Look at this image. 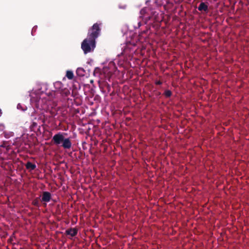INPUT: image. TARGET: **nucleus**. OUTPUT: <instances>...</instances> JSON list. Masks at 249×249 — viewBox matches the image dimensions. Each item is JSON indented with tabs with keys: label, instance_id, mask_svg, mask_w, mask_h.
Segmentation results:
<instances>
[{
	"label": "nucleus",
	"instance_id": "1",
	"mask_svg": "<svg viewBox=\"0 0 249 249\" xmlns=\"http://www.w3.org/2000/svg\"><path fill=\"white\" fill-rule=\"evenodd\" d=\"M54 87L55 90L50 93L53 98H57L60 96H67L70 94L69 89L64 87V85L60 81L54 83Z\"/></svg>",
	"mask_w": 249,
	"mask_h": 249
},
{
	"label": "nucleus",
	"instance_id": "2",
	"mask_svg": "<svg viewBox=\"0 0 249 249\" xmlns=\"http://www.w3.org/2000/svg\"><path fill=\"white\" fill-rule=\"evenodd\" d=\"M95 47V41L89 37L85 39L81 44V48L85 53H87L93 50Z\"/></svg>",
	"mask_w": 249,
	"mask_h": 249
},
{
	"label": "nucleus",
	"instance_id": "3",
	"mask_svg": "<svg viewBox=\"0 0 249 249\" xmlns=\"http://www.w3.org/2000/svg\"><path fill=\"white\" fill-rule=\"evenodd\" d=\"M99 24L97 23H94L91 28L89 30L88 37L89 38L95 41L96 38L98 37L100 32L101 29Z\"/></svg>",
	"mask_w": 249,
	"mask_h": 249
},
{
	"label": "nucleus",
	"instance_id": "4",
	"mask_svg": "<svg viewBox=\"0 0 249 249\" xmlns=\"http://www.w3.org/2000/svg\"><path fill=\"white\" fill-rule=\"evenodd\" d=\"M52 198V195L51 193L47 191L43 192L42 194V197L41 201L43 202V205L44 207H46L47 202L50 201Z\"/></svg>",
	"mask_w": 249,
	"mask_h": 249
},
{
	"label": "nucleus",
	"instance_id": "5",
	"mask_svg": "<svg viewBox=\"0 0 249 249\" xmlns=\"http://www.w3.org/2000/svg\"><path fill=\"white\" fill-rule=\"evenodd\" d=\"M148 10V8L144 7L140 11V12L141 14L140 18H142V19L144 20V23H146L148 20H150L152 18V17L149 16V15L147 14Z\"/></svg>",
	"mask_w": 249,
	"mask_h": 249
},
{
	"label": "nucleus",
	"instance_id": "6",
	"mask_svg": "<svg viewBox=\"0 0 249 249\" xmlns=\"http://www.w3.org/2000/svg\"><path fill=\"white\" fill-rule=\"evenodd\" d=\"M64 138L62 134L59 132L53 136L52 141L53 142L54 144L59 145L63 142Z\"/></svg>",
	"mask_w": 249,
	"mask_h": 249
},
{
	"label": "nucleus",
	"instance_id": "7",
	"mask_svg": "<svg viewBox=\"0 0 249 249\" xmlns=\"http://www.w3.org/2000/svg\"><path fill=\"white\" fill-rule=\"evenodd\" d=\"M197 9L199 11L207 13L208 12V5L207 3L201 2L198 5Z\"/></svg>",
	"mask_w": 249,
	"mask_h": 249
},
{
	"label": "nucleus",
	"instance_id": "8",
	"mask_svg": "<svg viewBox=\"0 0 249 249\" xmlns=\"http://www.w3.org/2000/svg\"><path fill=\"white\" fill-rule=\"evenodd\" d=\"M62 146L65 149H70L71 147V142L69 138H64Z\"/></svg>",
	"mask_w": 249,
	"mask_h": 249
},
{
	"label": "nucleus",
	"instance_id": "9",
	"mask_svg": "<svg viewBox=\"0 0 249 249\" xmlns=\"http://www.w3.org/2000/svg\"><path fill=\"white\" fill-rule=\"evenodd\" d=\"M77 230L75 228H70L65 231L66 235H70L71 236H75L77 234Z\"/></svg>",
	"mask_w": 249,
	"mask_h": 249
},
{
	"label": "nucleus",
	"instance_id": "10",
	"mask_svg": "<svg viewBox=\"0 0 249 249\" xmlns=\"http://www.w3.org/2000/svg\"><path fill=\"white\" fill-rule=\"evenodd\" d=\"M25 167L27 169L30 170H34L36 168V165L32 163L30 161H28L25 164Z\"/></svg>",
	"mask_w": 249,
	"mask_h": 249
},
{
	"label": "nucleus",
	"instance_id": "11",
	"mask_svg": "<svg viewBox=\"0 0 249 249\" xmlns=\"http://www.w3.org/2000/svg\"><path fill=\"white\" fill-rule=\"evenodd\" d=\"M76 72L77 74L79 76L83 77L85 75L86 71L82 68H77Z\"/></svg>",
	"mask_w": 249,
	"mask_h": 249
},
{
	"label": "nucleus",
	"instance_id": "12",
	"mask_svg": "<svg viewBox=\"0 0 249 249\" xmlns=\"http://www.w3.org/2000/svg\"><path fill=\"white\" fill-rule=\"evenodd\" d=\"M41 201L39 197H36L32 201V204L36 207H39L40 206L39 201Z\"/></svg>",
	"mask_w": 249,
	"mask_h": 249
},
{
	"label": "nucleus",
	"instance_id": "13",
	"mask_svg": "<svg viewBox=\"0 0 249 249\" xmlns=\"http://www.w3.org/2000/svg\"><path fill=\"white\" fill-rule=\"evenodd\" d=\"M31 103L32 104L34 102L35 105V107L37 109H38L39 107V103L40 102V100H38L37 99L31 98Z\"/></svg>",
	"mask_w": 249,
	"mask_h": 249
},
{
	"label": "nucleus",
	"instance_id": "14",
	"mask_svg": "<svg viewBox=\"0 0 249 249\" xmlns=\"http://www.w3.org/2000/svg\"><path fill=\"white\" fill-rule=\"evenodd\" d=\"M66 76L70 80L72 79L74 76L73 72L71 71H67Z\"/></svg>",
	"mask_w": 249,
	"mask_h": 249
},
{
	"label": "nucleus",
	"instance_id": "15",
	"mask_svg": "<svg viewBox=\"0 0 249 249\" xmlns=\"http://www.w3.org/2000/svg\"><path fill=\"white\" fill-rule=\"evenodd\" d=\"M172 94V91L170 90L166 89L164 91L163 95L166 98H169Z\"/></svg>",
	"mask_w": 249,
	"mask_h": 249
},
{
	"label": "nucleus",
	"instance_id": "16",
	"mask_svg": "<svg viewBox=\"0 0 249 249\" xmlns=\"http://www.w3.org/2000/svg\"><path fill=\"white\" fill-rule=\"evenodd\" d=\"M104 86L105 88L107 89V92H109L111 89V87L109 84H108L107 82H105L104 83Z\"/></svg>",
	"mask_w": 249,
	"mask_h": 249
},
{
	"label": "nucleus",
	"instance_id": "17",
	"mask_svg": "<svg viewBox=\"0 0 249 249\" xmlns=\"http://www.w3.org/2000/svg\"><path fill=\"white\" fill-rule=\"evenodd\" d=\"M44 116L42 115V114H40L38 115V117L37 118V121L39 122L40 121V123H43V121H44Z\"/></svg>",
	"mask_w": 249,
	"mask_h": 249
},
{
	"label": "nucleus",
	"instance_id": "18",
	"mask_svg": "<svg viewBox=\"0 0 249 249\" xmlns=\"http://www.w3.org/2000/svg\"><path fill=\"white\" fill-rule=\"evenodd\" d=\"M37 125V123L36 122H33L32 124L31 125V127L32 128H34L35 127H36Z\"/></svg>",
	"mask_w": 249,
	"mask_h": 249
},
{
	"label": "nucleus",
	"instance_id": "19",
	"mask_svg": "<svg viewBox=\"0 0 249 249\" xmlns=\"http://www.w3.org/2000/svg\"><path fill=\"white\" fill-rule=\"evenodd\" d=\"M155 84L156 85H160L162 84V82L160 81H157L156 82Z\"/></svg>",
	"mask_w": 249,
	"mask_h": 249
},
{
	"label": "nucleus",
	"instance_id": "20",
	"mask_svg": "<svg viewBox=\"0 0 249 249\" xmlns=\"http://www.w3.org/2000/svg\"><path fill=\"white\" fill-rule=\"evenodd\" d=\"M17 109H23V107H21L20 104H18L17 105Z\"/></svg>",
	"mask_w": 249,
	"mask_h": 249
},
{
	"label": "nucleus",
	"instance_id": "21",
	"mask_svg": "<svg viewBox=\"0 0 249 249\" xmlns=\"http://www.w3.org/2000/svg\"><path fill=\"white\" fill-rule=\"evenodd\" d=\"M126 7V5H124V6H122V7L120 6V8H123V9H125Z\"/></svg>",
	"mask_w": 249,
	"mask_h": 249
},
{
	"label": "nucleus",
	"instance_id": "22",
	"mask_svg": "<svg viewBox=\"0 0 249 249\" xmlns=\"http://www.w3.org/2000/svg\"><path fill=\"white\" fill-rule=\"evenodd\" d=\"M141 26V21H139V22H138V26H139V27H140Z\"/></svg>",
	"mask_w": 249,
	"mask_h": 249
},
{
	"label": "nucleus",
	"instance_id": "23",
	"mask_svg": "<svg viewBox=\"0 0 249 249\" xmlns=\"http://www.w3.org/2000/svg\"><path fill=\"white\" fill-rule=\"evenodd\" d=\"M53 104H54V106L55 107L57 106V104L55 103V101H53Z\"/></svg>",
	"mask_w": 249,
	"mask_h": 249
},
{
	"label": "nucleus",
	"instance_id": "24",
	"mask_svg": "<svg viewBox=\"0 0 249 249\" xmlns=\"http://www.w3.org/2000/svg\"><path fill=\"white\" fill-rule=\"evenodd\" d=\"M160 92H158L157 93V95H160Z\"/></svg>",
	"mask_w": 249,
	"mask_h": 249
},
{
	"label": "nucleus",
	"instance_id": "25",
	"mask_svg": "<svg viewBox=\"0 0 249 249\" xmlns=\"http://www.w3.org/2000/svg\"><path fill=\"white\" fill-rule=\"evenodd\" d=\"M76 112H79V110H76Z\"/></svg>",
	"mask_w": 249,
	"mask_h": 249
},
{
	"label": "nucleus",
	"instance_id": "26",
	"mask_svg": "<svg viewBox=\"0 0 249 249\" xmlns=\"http://www.w3.org/2000/svg\"><path fill=\"white\" fill-rule=\"evenodd\" d=\"M57 109H60V107H58Z\"/></svg>",
	"mask_w": 249,
	"mask_h": 249
},
{
	"label": "nucleus",
	"instance_id": "27",
	"mask_svg": "<svg viewBox=\"0 0 249 249\" xmlns=\"http://www.w3.org/2000/svg\"><path fill=\"white\" fill-rule=\"evenodd\" d=\"M83 110H84L83 109H82V113H84Z\"/></svg>",
	"mask_w": 249,
	"mask_h": 249
}]
</instances>
